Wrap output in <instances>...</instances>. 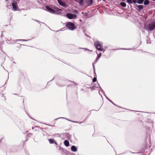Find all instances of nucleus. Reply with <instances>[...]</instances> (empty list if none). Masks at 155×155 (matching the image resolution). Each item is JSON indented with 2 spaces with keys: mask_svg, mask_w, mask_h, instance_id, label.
<instances>
[{
  "mask_svg": "<svg viewBox=\"0 0 155 155\" xmlns=\"http://www.w3.org/2000/svg\"><path fill=\"white\" fill-rule=\"evenodd\" d=\"M94 45L97 49L99 51L103 50V46L102 43L98 41L94 42Z\"/></svg>",
  "mask_w": 155,
  "mask_h": 155,
  "instance_id": "1",
  "label": "nucleus"
},
{
  "mask_svg": "<svg viewBox=\"0 0 155 155\" xmlns=\"http://www.w3.org/2000/svg\"><path fill=\"white\" fill-rule=\"evenodd\" d=\"M145 28L147 31L153 30L155 28V22L149 24L148 26H145Z\"/></svg>",
  "mask_w": 155,
  "mask_h": 155,
  "instance_id": "2",
  "label": "nucleus"
},
{
  "mask_svg": "<svg viewBox=\"0 0 155 155\" xmlns=\"http://www.w3.org/2000/svg\"><path fill=\"white\" fill-rule=\"evenodd\" d=\"M66 27L69 30H73L76 28V27L73 23L68 22L67 23L66 25Z\"/></svg>",
  "mask_w": 155,
  "mask_h": 155,
  "instance_id": "3",
  "label": "nucleus"
},
{
  "mask_svg": "<svg viewBox=\"0 0 155 155\" xmlns=\"http://www.w3.org/2000/svg\"><path fill=\"white\" fill-rule=\"evenodd\" d=\"M66 16L69 19H75L77 18V16L75 14H73L70 13H67Z\"/></svg>",
  "mask_w": 155,
  "mask_h": 155,
  "instance_id": "4",
  "label": "nucleus"
},
{
  "mask_svg": "<svg viewBox=\"0 0 155 155\" xmlns=\"http://www.w3.org/2000/svg\"><path fill=\"white\" fill-rule=\"evenodd\" d=\"M46 10L47 11L50 12V13L52 14H55L56 12L52 8H51L49 6H47L46 7Z\"/></svg>",
  "mask_w": 155,
  "mask_h": 155,
  "instance_id": "5",
  "label": "nucleus"
},
{
  "mask_svg": "<svg viewBox=\"0 0 155 155\" xmlns=\"http://www.w3.org/2000/svg\"><path fill=\"white\" fill-rule=\"evenodd\" d=\"M12 6L14 11L18 10V8L17 5V3L16 2H14L12 4Z\"/></svg>",
  "mask_w": 155,
  "mask_h": 155,
  "instance_id": "6",
  "label": "nucleus"
},
{
  "mask_svg": "<svg viewBox=\"0 0 155 155\" xmlns=\"http://www.w3.org/2000/svg\"><path fill=\"white\" fill-rule=\"evenodd\" d=\"M58 3L60 5L64 7L66 6V4L62 2L61 0H57Z\"/></svg>",
  "mask_w": 155,
  "mask_h": 155,
  "instance_id": "7",
  "label": "nucleus"
},
{
  "mask_svg": "<svg viewBox=\"0 0 155 155\" xmlns=\"http://www.w3.org/2000/svg\"><path fill=\"white\" fill-rule=\"evenodd\" d=\"M71 150L73 152H76L77 151V148L74 146H73L71 147Z\"/></svg>",
  "mask_w": 155,
  "mask_h": 155,
  "instance_id": "8",
  "label": "nucleus"
},
{
  "mask_svg": "<svg viewBox=\"0 0 155 155\" xmlns=\"http://www.w3.org/2000/svg\"><path fill=\"white\" fill-rule=\"evenodd\" d=\"M64 144L66 147H68L69 145V141L67 140H65L64 141Z\"/></svg>",
  "mask_w": 155,
  "mask_h": 155,
  "instance_id": "9",
  "label": "nucleus"
},
{
  "mask_svg": "<svg viewBox=\"0 0 155 155\" xmlns=\"http://www.w3.org/2000/svg\"><path fill=\"white\" fill-rule=\"evenodd\" d=\"M137 7L138 8L139 10H141L143 8V6L142 5H138L137 6Z\"/></svg>",
  "mask_w": 155,
  "mask_h": 155,
  "instance_id": "10",
  "label": "nucleus"
},
{
  "mask_svg": "<svg viewBox=\"0 0 155 155\" xmlns=\"http://www.w3.org/2000/svg\"><path fill=\"white\" fill-rule=\"evenodd\" d=\"M149 4V2L148 0H145L144 2V4L145 5H147Z\"/></svg>",
  "mask_w": 155,
  "mask_h": 155,
  "instance_id": "11",
  "label": "nucleus"
},
{
  "mask_svg": "<svg viewBox=\"0 0 155 155\" xmlns=\"http://www.w3.org/2000/svg\"><path fill=\"white\" fill-rule=\"evenodd\" d=\"M120 5L122 7H126V4L125 3L122 2L120 3Z\"/></svg>",
  "mask_w": 155,
  "mask_h": 155,
  "instance_id": "12",
  "label": "nucleus"
},
{
  "mask_svg": "<svg viewBox=\"0 0 155 155\" xmlns=\"http://www.w3.org/2000/svg\"><path fill=\"white\" fill-rule=\"evenodd\" d=\"M49 141L50 143L51 144L54 143V140L53 139H50L49 140Z\"/></svg>",
  "mask_w": 155,
  "mask_h": 155,
  "instance_id": "13",
  "label": "nucleus"
},
{
  "mask_svg": "<svg viewBox=\"0 0 155 155\" xmlns=\"http://www.w3.org/2000/svg\"><path fill=\"white\" fill-rule=\"evenodd\" d=\"M144 0H138L137 3L139 4H142L143 3Z\"/></svg>",
  "mask_w": 155,
  "mask_h": 155,
  "instance_id": "14",
  "label": "nucleus"
},
{
  "mask_svg": "<svg viewBox=\"0 0 155 155\" xmlns=\"http://www.w3.org/2000/svg\"><path fill=\"white\" fill-rule=\"evenodd\" d=\"M127 2L128 3L132 4V0H127Z\"/></svg>",
  "mask_w": 155,
  "mask_h": 155,
  "instance_id": "15",
  "label": "nucleus"
},
{
  "mask_svg": "<svg viewBox=\"0 0 155 155\" xmlns=\"http://www.w3.org/2000/svg\"><path fill=\"white\" fill-rule=\"evenodd\" d=\"M94 86L97 88H98L99 87V84L98 83H97V84H95Z\"/></svg>",
  "mask_w": 155,
  "mask_h": 155,
  "instance_id": "16",
  "label": "nucleus"
},
{
  "mask_svg": "<svg viewBox=\"0 0 155 155\" xmlns=\"http://www.w3.org/2000/svg\"><path fill=\"white\" fill-rule=\"evenodd\" d=\"M60 118H64V119H66V120H69V121H72V122H74V121H71V120H69L68 119H67V118H64V117H61ZM58 119V118H57V119H55V120H57V119Z\"/></svg>",
  "mask_w": 155,
  "mask_h": 155,
  "instance_id": "17",
  "label": "nucleus"
},
{
  "mask_svg": "<svg viewBox=\"0 0 155 155\" xmlns=\"http://www.w3.org/2000/svg\"><path fill=\"white\" fill-rule=\"evenodd\" d=\"M100 56H99V55H98L96 60V62L95 63H96V62H97L98 60H99V59L100 58Z\"/></svg>",
  "mask_w": 155,
  "mask_h": 155,
  "instance_id": "18",
  "label": "nucleus"
},
{
  "mask_svg": "<svg viewBox=\"0 0 155 155\" xmlns=\"http://www.w3.org/2000/svg\"><path fill=\"white\" fill-rule=\"evenodd\" d=\"M137 0V1H138V0ZM132 1V3H136L137 2V0H133Z\"/></svg>",
  "mask_w": 155,
  "mask_h": 155,
  "instance_id": "19",
  "label": "nucleus"
},
{
  "mask_svg": "<svg viewBox=\"0 0 155 155\" xmlns=\"http://www.w3.org/2000/svg\"><path fill=\"white\" fill-rule=\"evenodd\" d=\"M97 80L96 78H94L93 79V82H95Z\"/></svg>",
  "mask_w": 155,
  "mask_h": 155,
  "instance_id": "20",
  "label": "nucleus"
},
{
  "mask_svg": "<svg viewBox=\"0 0 155 155\" xmlns=\"http://www.w3.org/2000/svg\"><path fill=\"white\" fill-rule=\"evenodd\" d=\"M17 40V41H27V40H24V39H21V40L19 39V40Z\"/></svg>",
  "mask_w": 155,
  "mask_h": 155,
  "instance_id": "21",
  "label": "nucleus"
},
{
  "mask_svg": "<svg viewBox=\"0 0 155 155\" xmlns=\"http://www.w3.org/2000/svg\"><path fill=\"white\" fill-rule=\"evenodd\" d=\"M54 143L56 145H57V142H54Z\"/></svg>",
  "mask_w": 155,
  "mask_h": 155,
  "instance_id": "22",
  "label": "nucleus"
},
{
  "mask_svg": "<svg viewBox=\"0 0 155 155\" xmlns=\"http://www.w3.org/2000/svg\"><path fill=\"white\" fill-rule=\"evenodd\" d=\"M93 68H94V70H95V68H94V63L93 64Z\"/></svg>",
  "mask_w": 155,
  "mask_h": 155,
  "instance_id": "23",
  "label": "nucleus"
},
{
  "mask_svg": "<svg viewBox=\"0 0 155 155\" xmlns=\"http://www.w3.org/2000/svg\"><path fill=\"white\" fill-rule=\"evenodd\" d=\"M101 53H100L99 54V56H100V57H101Z\"/></svg>",
  "mask_w": 155,
  "mask_h": 155,
  "instance_id": "24",
  "label": "nucleus"
},
{
  "mask_svg": "<svg viewBox=\"0 0 155 155\" xmlns=\"http://www.w3.org/2000/svg\"><path fill=\"white\" fill-rule=\"evenodd\" d=\"M81 2H82V1H80V3H81Z\"/></svg>",
  "mask_w": 155,
  "mask_h": 155,
  "instance_id": "25",
  "label": "nucleus"
},
{
  "mask_svg": "<svg viewBox=\"0 0 155 155\" xmlns=\"http://www.w3.org/2000/svg\"><path fill=\"white\" fill-rule=\"evenodd\" d=\"M109 101L111 102V103H112V101L110 100H109Z\"/></svg>",
  "mask_w": 155,
  "mask_h": 155,
  "instance_id": "26",
  "label": "nucleus"
},
{
  "mask_svg": "<svg viewBox=\"0 0 155 155\" xmlns=\"http://www.w3.org/2000/svg\"><path fill=\"white\" fill-rule=\"evenodd\" d=\"M107 100L109 101V100H110L108 98H107Z\"/></svg>",
  "mask_w": 155,
  "mask_h": 155,
  "instance_id": "27",
  "label": "nucleus"
},
{
  "mask_svg": "<svg viewBox=\"0 0 155 155\" xmlns=\"http://www.w3.org/2000/svg\"><path fill=\"white\" fill-rule=\"evenodd\" d=\"M99 87L100 88V89H101V87H100V86H99Z\"/></svg>",
  "mask_w": 155,
  "mask_h": 155,
  "instance_id": "28",
  "label": "nucleus"
},
{
  "mask_svg": "<svg viewBox=\"0 0 155 155\" xmlns=\"http://www.w3.org/2000/svg\"><path fill=\"white\" fill-rule=\"evenodd\" d=\"M99 87L100 88V89H101V87H100V86H99Z\"/></svg>",
  "mask_w": 155,
  "mask_h": 155,
  "instance_id": "29",
  "label": "nucleus"
}]
</instances>
